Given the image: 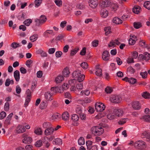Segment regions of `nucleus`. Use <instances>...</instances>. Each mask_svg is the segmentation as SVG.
<instances>
[{"label":"nucleus","instance_id":"1","mask_svg":"<svg viewBox=\"0 0 150 150\" xmlns=\"http://www.w3.org/2000/svg\"><path fill=\"white\" fill-rule=\"evenodd\" d=\"M72 76L75 79H77V81L79 82L82 81L84 79L85 75L84 74H81V71L77 70L73 72Z\"/></svg>","mask_w":150,"mask_h":150},{"label":"nucleus","instance_id":"2","mask_svg":"<svg viewBox=\"0 0 150 150\" xmlns=\"http://www.w3.org/2000/svg\"><path fill=\"white\" fill-rule=\"evenodd\" d=\"M69 85H59L56 87H52L51 88V90L54 92L59 93H61L64 90H66L69 87Z\"/></svg>","mask_w":150,"mask_h":150},{"label":"nucleus","instance_id":"3","mask_svg":"<svg viewBox=\"0 0 150 150\" xmlns=\"http://www.w3.org/2000/svg\"><path fill=\"white\" fill-rule=\"evenodd\" d=\"M134 146L135 148L141 150L145 149L146 146V143L142 140H139L136 142L134 144Z\"/></svg>","mask_w":150,"mask_h":150},{"label":"nucleus","instance_id":"4","mask_svg":"<svg viewBox=\"0 0 150 150\" xmlns=\"http://www.w3.org/2000/svg\"><path fill=\"white\" fill-rule=\"evenodd\" d=\"M92 133L95 136L101 135L104 132L103 129L100 126H94L92 127Z\"/></svg>","mask_w":150,"mask_h":150},{"label":"nucleus","instance_id":"5","mask_svg":"<svg viewBox=\"0 0 150 150\" xmlns=\"http://www.w3.org/2000/svg\"><path fill=\"white\" fill-rule=\"evenodd\" d=\"M95 108L97 112H102L105 110V106L102 103L97 102L95 105Z\"/></svg>","mask_w":150,"mask_h":150},{"label":"nucleus","instance_id":"6","mask_svg":"<svg viewBox=\"0 0 150 150\" xmlns=\"http://www.w3.org/2000/svg\"><path fill=\"white\" fill-rule=\"evenodd\" d=\"M110 100L112 103H118L121 101L122 98L119 95H113L110 97Z\"/></svg>","mask_w":150,"mask_h":150},{"label":"nucleus","instance_id":"7","mask_svg":"<svg viewBox=\"0 0 150 150\" xmlns=\"http://www.w3.org/2000/svg\"><path fill=\"white\" fill-rule=\"evenodd\" d=\"M23 139L22 141V142L24 144H30L32 142V139L30 137H28L26 134H24L23 135Z\"/></svg>","mask_w":150,"mask_h":150},{"label":"nucleus","instance_id":"8","mask_svg":"<svg viewBox=\"0 0 150 150\" xmlns=\"http://www.w3.org/2000/svg\"><path fill=\"white\" fill-rule=\"evenodd\" d=\"M44 95L46 101H51L53 100V94L52 93L49 91L46 92L45 93Z\"/></svg>","mask_w":150,"mask_h":150},{"label":"nucleus","instance_id":"9","mask_svg":"<svg viewBox=\"0 0 150 150\" xmlns=\"http://www.w3.org/2000/svg\"><path fill=\"white\" fill-rule=\"evenodd\" d=\"M122 80L128 82L131 84H133L136 83L137 81V79L132 77L128 78L127 77H126L123 79H122Z\"/></svg>","mask_w":150,"mask_h":150},{"label":"nucleus","instance_id":"10","mask_svg":"<svg viewBox=\"0 0 150 150\" xmlns=\"http://www.w3.org/2000/svg\"><path fill=\"white\" fill-rule=\"evenodd\" d=\"M26 129L25 127L23 125H18L16 127V131L18 134L23 133L25 132Z\"/></svg>","mask_w":150,"mask_h":150},{"label":"nucleus","instance_id":"11","mask_svg":"<svg viewBox=\"0 0 150 150\" xmlns=\"http://www.w3.org/2000/svg\"><path fill=\"white\" fill-rule=\"evenodd\" d=\"M114 112L116 116L118 117L122 116L124 113V111L123 110L121 109H115L114 110Z\"/></svg>","mask_w":150,"mask_h":150},{"label":"nucleus","instance_id":"12","mask_svg":"<svg viewBox=\"0 0 150 150\" xmlns=\"http://www.w3.org/2000/svg\"><path fill=\"white\" fill-rule=\"evenodd\" d=\"M110 55L109 52L107 51H105L102 53V58L104 60H108L110 58Z\"/></svg>","mask_w":150,"mask_h":150},{"label":"nucleus","instance_id":"13","mask_svg":"<svg viewBox=\"0 0 150 150\" xmlns=\"http://www.w3.org/2000/svg\"><path fill=\"white\" fill-rule=\"evenodd\" d=\"M132 107L135 110H139L141 108V104L138 101H134L132 104Z\"/></svg>","mask_w":150,"mask_h":150},{"label":"nucleus","instance_id":"14","mask_svg":"<svg viewBox=\"0 0 150 150\" xmlns=\"http://www.w3.org/2000/svg\"><path fill=\"white\" fill-rule=\"evenodd\" d=\"M89 5L92 8H95L98 5V0H90Z\"/></svg>","mask_w":150,"mask_h":150},{"label":"nucleus","instance_id":"15","mask_svg":"<svg viewBox=\"0 0 150 150\" xmlns=\"http://www.w3.org/2000/svg\"><path fill=\"white\" fill-rule=\"evenodd\" d=\"M54 131V129L53 128L51 127L47 128L45 131V134L46 135H50L53 133Z\"/></svg>","mask_w":150,"mask_h":150},{"label":"nucleus","instance_id":"16","mask_svg":"<svg viewBox=\"0 0 150 150\" xmlns=\"http://www.w3.org/2000/svg\"><path fill=\"white\" fill-rule=\"evenodd\" d=\"M115 44L117 45H119L120 44V42L117 40H112L108 44V46L109 47L112 46H115Z\"/></svg>","mask_w":150,"mask_h":150},{"label":"nucleus","instance_id":"17","mask_svg":"<svg viewBox=\"0 0 150 150\" xmlns=\"http://www.w3.org/2000/svg\"><path fill=\"white\" fill-rule=\"evenodd\" d=\"M100 15L102 17L105 18L108 16V12L105 9L103 8L100 11Z\"/></svg>","mask_w":150,"mask_h":150},{"label":"nucleus","instance_id":"18","mask_svg":"<svg viewBox=\"0 0 150 150\" xmlns=\"http://www.w3.org/2000/svg\"><path fill=\"white\" fill-rule=\"evenodd\" d=\"M14 77L17 81H19L20 79V73L18 70H16L14 72Z\"/></svg>","mask_w":150,"mask_h":150},{"label":"nucleus","instance_id":"19","mask_svg":"<svg viewBox=\"0 0 150 150\" xmlns=\"http://www.w3.org/2000/svg\"><path fill=\"white\" fill-rule=\"evenodd\" d=\"M52 143L53 144L60 145L62 144V140L60 139L57 138L53 140Z\"/></svg>","mask_w":150,"mask_h":150},{"label":"nucleus","instance_id":"20","mask_svg":"<svg viewBox=\"0 0 150 150\" xmlns=\"http://www.w3.org/2000/svg\"><path fill=\"white\" fill-rule=\"evenodd\" d=\"M70 74V72L68 68H65L63 70L62 74V76L64 77L68 76Z\"/></svg>","mask_w":150,"mask_h":150},{"label":"nucleus","instance_id":"21","mask_svg":"<svg viewBox=\"0 0 150 150\" xmlns=\"http://www.w3.org/2000/svg\"><path fill=\"white\" fill-rule=\"evenodd\" d=\"M62 116L63 120H67L69 119V115L68 112H65L62 114Z\"/></svg>","mask_w":150,"mask_h":150},{"label":"nucleus","instance_id":"22","mask_svg":"<svg viewBox=\"0 0 150 150\" xmlns=\"http://www.w3.org/2000/svg\"><path fill=\"white\" fill-rule=\"evenodd\" d=\"M102 70L101 69L98 67V66L96 67V71L95 72V74L97 76H102Z\"/></svg>","mask_w":150,"mask_h":150},{"label":"nucleus","instance_id":"23","mask_svg":"<svg viewBox=\"0 0 150 150\" xmlns=\"http://www.w3.org/2000/svg\"><path fill=\"white\" fill-rule=\"evenodd\" d=\"M64 80V77L62 75L59 74L55 79V81L57 83H61Z\"/></svg>","mask_w":150,"mask_h":150},{"label":"nucleus","instance_id":"24","mask_svg":"<svg viewBox=\"0 0 150 150\" xmlns=\"http://www.w3.org/2000/svg\"><path fill=\"white\" fill-rule=\"evenodd\" d=\"M141 7L138 6H135L133 8V11L135 13L138 14L140 12Z\"/></svg>","mask_w":150,"mask_h":150},{"label":"nucleus","instance_id":"25","mask_svg":"<svg viewBox=\"0 0 150 150\" xmlns=\"http://www.w3.org/2000/svg\"><path fill=\"white\" fill-rule=\"evenodd\" d=\"M112 21L113 23L116 24H119L122 23V21L119 18L116 17H114L113 18Z\"/></svg>","mask_w":150,"mask_h":150},{"label":"nucleus","instance_id":"26","mask_svg":"<svg viewBox=\"0 0 150 150\" xmlns=\"http://www.w3.org/2000/svg\"><path fill=\"white\" fill-rule=\"evenodd\" d=\"M60 117V114L57 113L53 114L52 116V119L54 120H57L59 119Z\"/></svg>","mask_w":150,"mask_h":150},{"label":"nucleus","instance_id":"27","mask_svg":"<svg viewBox=\"0 0 150 150\" xmlns=\"http://www.w3.org/2000/svg\"><path fill=\"white\" fill-rule=\"evenodd\" d=\"M116 117V115H115V114L114 112L112 113L108 114L107 115V118L110 120H113L115 119Z\"/></svg>","mask_w":150,"mask_h":150},{"label":"nucleus","instance_id":"28","mask_svg":"<svg viewBox=\"0 0 150 150\" xmlns=\"http://www.w3.org/2000/svg\"><path fill=\"white\" fill-rule=\"evenodd\" d=\"M86 144L87 149H91L93 146L92 142L90 140H88L86 142Z\"/></svg>","mask_w":150,"mask_h":150},{"label":"nucleus","instance_id":"29","mask_svg":"<svg viewBox=\"0 0 150 150\" xmlns=\"http://www.w3.org/2000/svg\"><path fill=\"white\" fill-rule=\"evenodd\" d=\"M34 132L35 134L38 135H41L42 133L41 129L39 127L35 128Z\"/></svg>","mask_w":150,"mask_h":150},{"label":"nucleus","instance_id":"30","mask_svg":"<svg viewBox=\"0 0 150 150\" xmlns=\"http://www.w3.org/2000/svg\"><path fill=\"white\" fill-rule=\"evenodd\" d=\"M145 121L150 122V115H145L142 116V118H141Z\"/></svg>","mask_w":150,"mask_h":150},{"label":"nucleus","instance_id":"31","mask_svg":"<svg viewBox=\"0 0 150 150\" xmlns=\"http://www.w3.org/2000/svg\"><path fill=\"white\" fill-rule=\"evenodd\" d=\"M47 106V104L46 102L43 101L41 102L40 104V108L41 109H45Z\"/></svg>","mask_w":150,"mask_h":150},{"label":"nucleus","instance_id":"32","mask_svg":"<svg viewBox=\"0 0 150 150\" xmlns=\"http://www.w3.org/2000/svg\"><path fill=\"white\" fill-rule=\"evenodd\" d=\"M38 35L37 34H34L33 35L30 37V39L32 42H34L37 40L38 38Z\"/></svg>","mask_w":150,"mask_h":150},{"label":"nucleus","instance_id":"33","mask_svg":"<svg viewBox=\"0 0 150 150\" xmlns=\"http://www.w3.org/2000/svg\"><path fill=\"white\" fill-rule=\"evenodd\" d=\"M134 26L135 28L138 29L142 27V23L139 22H135L134 23Z\"/></svg>","mask_w":150,"mask_h":150},{"label":"nucleus","instance_id":"34","mask_svg":"<svg viewBox=\"0 0 150 150\" xmlns=\"http://www.w3.org/2000/svg\"><path fill=\"white\" fill-rule=\"evenodd\" d=\"M39 20L41 23H43L46 22L47 18L44 15H41L40 17Z\"/></svg>","mask_w":150,"mask_h":150},{"label":"nucleus","instance_id":"35","mask_svg":"<svg viewBox=\"0 0 150 150\" xmlns=\"http://www.w3.org/2000/svg\"><path fill=\"white\" fill-rule=\"evenodd\" d=\"M79 49L78 48H76L71 50L70 53L71 56H73L75 55L77 52L79 51Z\"/></svg>","mask_w":150,"mask_h":150},{"label":"nucleus","instance_id":"36","mask_svg":"<svg viewBox=\"0 0 150 150\" xmlns=\"http://www.w3.org/2000/svg\"><path fill=\"white\" fill-rule=\"evenodd\" d=\"M32 22V20L30 19H28L25 20L23 22L24 24L27 26H29Z\"/></svg>","mask_w":150,"mask_h":150},{"label":"nucleus","instance_id":"37","mask_svg":"<svg viewBox=\"0 0 150 150\" xmlns=\"http://www.w3.org/2000/svg\"><path fill=\"white\" fill-rule=\"evenodd\" d=\"M104 30L105 31V35H108L111 32V28L110 27H105L104 28Z\"/></svg>","mask_w":150,"mask_h":150},{"label":"nucleus","instance_id":"38","mask_svg":"<svg viewBox=\"0 0 150 150\" xmlns=\"http://www.w3.org/2000/svg\"><path fill=\"white\" fill-rule=\"evenodd\" d=\"M144 6L146 8L150 10V1H145L144 3Z\"/></svg>","mask_w":150,"mask_h":150},{"label":"nucleus","instance_id":"39","mask_svg":"<svg viewBox=\"0 0 150 150\" xmlns=\"http://www.w3.org/2000/svg\"><path fill=\"white\" fill-rule=\"evenodd\" d=\"M21 45L19 43L16 42H13L11 45L12 47L14 49L19 47H21Z\"/></svg>","mask_w":150,"mask_h":150},{"label":"nucleus","instance_id":"40","mask_svg":"<svg viewBox=\"0 0 150 150\" xmlns=\"http://www.w3.org/2000/svg\"><path fill=\"white\" fill-rule=\"evenodd\" d=\"M144 60L147 61L150 59V54L148 52H145L144 54Z\"/></svg>","mask_w":150,"mask_h":150},{"label":"nucleus","instance_id":"41","mask_svg":"<svg viewBox=\"0 0 150 150\" xmlns=\"http://www.w3.org/2000/svg\"><path fill=\"white\" fill-rule=\"evenodd\" d=\"M113 91V89L111 87L107 86L105 88V91L107 93H110Z\"/></svg>","mask_w":150,"mask_h":150},{"label":"nucleus","instance_id":"42","mask_svg":"<svg viewBox=\"0 0 150 150\" xmlns=\"http://www.w3.org/2000/svg\"><path fill=\"white\" fill-rule=\"evenodd\" d=\"M71 119L73 121H76L79 120V117L76 114H74L72 115Z\"/></svg>","mask_w":150,"mask_h":150},{"label":"nucleus","instance_id":"43","mask_svg":"<svg viewBox=\"0 0 150 150\" xmlns=\"http://www.w3.org/2000/svg\"><path fill=\"white\" fill-rule=\"evenodd\" d=\"M142 96L143 97L146 99L150 98V94L146 92H144Z\"/></svg>","mask_w":150,"mask_h":150},{"label":"nucleus","instance_id":"44","mask_svg":"<svg viewBox=\"0 0 150 150\" xmlns=\"http://www.w3.org/2000/svg\"><path fill=\"white\" fill-rule=\"evenodd\" d=\"M14 83L13 80L10 79H7L5 82V84H13Z\"/></svg>","mask_w":150,"mask_h":150},{"label":"nucleus","instance_id":"45","mask_svg":"<svg viewBox=\"0 0 150 150\" xmlns=\"http://www.w3.org/2000/svg\"><path fill=\"white\" fill-rule=\"evenodd\" d=\"M18 20L20 21H23L26 18L25 14L22 13L21 15L18 16Z\"/></svg>","mask_w":150,"mask_h":150},{"label":"nucleus","instance_id":"46","mask_svg":"<svg viewBox=\"0 0 150 150\" xmlns=\"http://www.w3.org/2000/svg\"><path fill=\"white\" fill-rule=\"evenodd\" d=\"M79 144L80 145H82L84 144L85 141L83 138L80 137L78 140Z\"/></svg>","mask_w":150,"mask_h":150},{"label":"nucleus","instance_id":"47","mask_svg":"<svg viewBox=\"0 0 150 150\" xmlns=\"http://www.w3.org/2000/svg\"><path fill=\"white\" fill-rule=\"evenodd\" d=\"M42 143L41 140H39L36 142L35 143V146L37 147H40L42 146Z\"/></svg>","mask_w":150,"mask_h":150},{"label":"nucleus","instance_id":"48","mask_svg":"<svg viewBox=\"0 0 150 150\" xmlns=\"http://www.w3.org/2000/svg\"><path fill=\"white\" fill-rule=\"evenodd\" d=\"M54 2L58 6L61 7L62 6V2L61 0H54Z\"/></svg>","mask_w":150,"mask_h":150},{"label":"nucleus","instance_id":"49","mask_svg":"<svg viewBox=\"0 0 150 150\" xmlns=\"http://www.w3.org/2000/svg\"><path fill=\"white\" fill-rule=\"evenodd\" d=\"M42 0H35V7H38L41 4Z\"/></svg>","mask_w":150,"mask_h":150},{"label":"nucleus","instance_id":"50","mask_svg":"<svg viewBox=\"0 0 150 150\" xmlns=\"http://www.w3.org/2000/svg\"><path fill=\"white\" fill-rule=\"evenodd\" d=\"M140 74L142 78L146 79L147 78L148 74L146 71H145L144 72H141Z\"/></svg>","mask_w":150,"mask_h":150},{"label":"nucleus","instance_id":"51","mask_svg":"<svg viewBox=\"0 0 150 150\" xmlns=\"http://www.w3.org/2000/svg\"><path fill=\"white\" fill-rule=\"evenodd\" d=\"M43 127L44 128H47L51 127V124L49 122H44L43 124Z\"/></svg>","mask_w":150,"mask_h":150},{"label":"nucleus","instance_id":"52","mask_svg":"<svg viewBox=\"0 0 150 150\" xmlns=\"http://www.w3.org/2000/svg\"><path fill=\"white\" fill-rule=\"evenodd\" d=\"M58 105L57 102L56 100H54L52 102L51 107L54 108L57 107Z\"/></svg>","mask_w":150,"mask_h":150},{"label":"nucleus","instance_id":"53","mask_svg":"<svg viewBox=\"0 0 150 150\" xmlns=\"http://www.w3.org/2000/svg\"><path fill=\"white\" fill-rule=\"evenodd\" d=\"M80 66L83 69H85L87 68L88 65L86 62H83L81 64Z\"/></svg>","mask_w":150,"mask_h":150},{"label":"nucleus","instance_id":"54","mask_svg":"<svg viewBox=\"0 0 150 150\" xmlns=\"http://www.w3.org/2000/svg\"><path fill=\"white\" fill-rule=\"evenodd\" d=\"M6 113L4 111L1 112L0 113V119L2 120L3 119L6 117Z\"/></svg>","mask_w":150,"mask_h":150},{"label":"nucleus","instance_id":"55","mask_svg":"<svg viewBox=\"0 0 150 150\" xmlns=\"http://www.w3.org/2000/svg\"><path fill=\"white\" fill-rule=\"evenodd\" d=\"M76 113L79 115L81 114L82 113V109L80 106H78L76 108Z\"/></svg>","mask_w":150,"mask_h":150},{"label":"nucleus","instance_id":"56","mask_svg":"<svg viewBox=\"0 0 150 150\" xmlns=\"http://www.w3.org/2000/svg\"><path fill=\"white\" fill-rule=\"evenodd\" d=\"M39 52L40 53V55L42 57H45L47 56V54L46 52L42 50H38Z\"/></svg>","mask_w":150,"mask_h":150},{"label":"nucleus","instance_id":"57","mask_svg":"<svg viewBox=\"0 0 150 150\" xmlns=\"http://www.w3.org/2000/svg\"><path fill=\"white\" fill-rule=\"evenodd\" d=\"M9 108V104L8 102H6L4 105V110L6 111H8Z\"/></svg>","mask_w":150,"mask_h":150},{"label":"nucleus","instance_id":"58","mask_svg":"<svg viewBox=\"0 0 150 150\" xmlns=\"http://www.w3.org/2000/svg\"><path fill=\"white\" fill-rule=\"evenodd\" d=\"M35 25L36 26H40V24H42L39 19H35Z\"/></svg>","mask_w":150,"mask_h":150},{"label":"nucleus","instance_id":"59","mask_svg":"<svg viewBox=\"0 0 150 150\" xmlns=\"http://www.w3.org/2000/svg\"><path fill=\"white\" fill-rule=\"evenodd\" d=\"M33 62V61L31 59H29L26 61L25 64L28 67H31L30 64Z\"/></svg>","mask_w":150,"mask_h":150},{"label":"nucleus","instance_id":"60","mask_svg":"<svg viewBox=\"0 0 150 150\" xmlns=\"http://www.w3.org/2000/svg\"><path fill=\"white\" fill-rule=\"evenodd\" d=\"M135 43V40L132 38H130L129 40V45H133Z\"/></svg>","mask_w":150,"mask_h":150},{"label":"nucleus","instance_id":"61","mask_svg":"<svg viewBox=\"0 0 150 150\" xmlns=\"http://www.w3.org/2000/svg\"><path fill=\"white\" fill-rule=\"evenodd\" d=\"M111 7L114 10H116L118 7V6L116 3H112L111 4Z\"/></svg>","mask_w":150,"mask_h":150},{"label":"nucleus","instance_id":"62","mask_svg":"<svg viewBox=\"0 0 150 150\" xmlns=\"http://www.w3.org/2000/svg\"><path fill=\"white\" fill-rule=\"evenodd\" d=\"M10 120L6 119L4 122L5 126L6 127H7L8 125L10 124Z\"/></svg>","mask_w":150,"mask_h":150},{"label":"nucleus","instance_id":"63","mask_svg":"<svg viewBox=\"0 0 150 150\" xmlns=\"http://www.w3.org/2000/svg\"><path fill=\"white\" fill-rule=\"evenodd\" d=\"M62 53L60 51H57L55 53L56 57L57 58L60 57L62 55Z\"/></svg>","mask_w":150,"mask_h":150},{"label":"nucleus","instance_id":"64","mask_svg":"<svg viewBox=\"0 0 150 150\" xmlns=\"http://www.w3.org/2000/svg\"><path fill=\"white\" fill-rule=\"evenodd\" d=\"M92 99L90 98H86L83 101L85 103H89L91 102Z\"/></svg>","mask_w":150,"mask_h":150}]
</instances>
